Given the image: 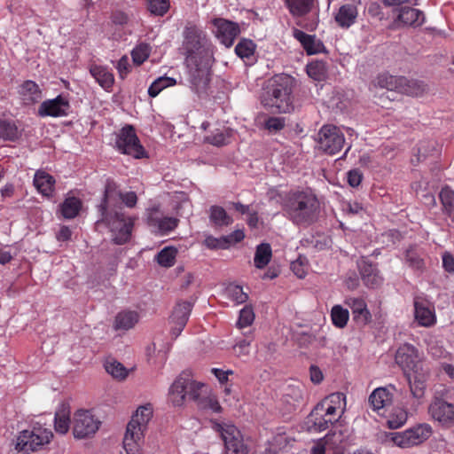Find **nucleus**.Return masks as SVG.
I'll return each mask as SVG.
<instances>
[{
    "instance_id": "4",
    "label": "nucleus",
    "mask_w": 454,
    "mask_h": 454,
    "mask_svg": "<svg viewBox=\"0 0 454 454\" xmlns=\"http://www.w3.org/2000/svg\"><path fill=\"white\" fill-rule=\"evenodd\" d=\"M284 210L296 225L309 226L318 217L319 201L311 192H294L286 200Z\"/></svg>"
},
{
    "instance_id": "40",
    "label": "nucleus",
    "mask_w": 454,
    "mask_h": 454,
    "mask_svg": "<svg viewBox=\"0 0 454 454\" xmlns=\"http://www.w3.org/2000/svg\"><path fill=\"white\" fill-rule=\"evenodd\" d=\"M271 247L269 244L262 243L256 247L254 262L258 269L264 268L271 259Z\"/></svg>"
},
{
    "instance_id": "53",
    "label": "nucleus",
    "mask_w": 454,
    "mask_h": 454,
    "mask_svg": "<svg viewBox=\"0 0 454 454\" xmlns=\"http://www.w3.org/2000/svg\"><path fill=\"white\" fill-rule=\"evenodd\" d=\"M151 48L146 43H141L137 45L132 51V59L137 65L144 63L150 55Z\"/></svg>"
},
{
    "instance_id": "20",
    "label": "nucleus",
    "mask_w": 454,
    "mask_h": 454,
    "mask_svg": "<svg viewBox=\"0 0 454 454\" xmlns=\"http://www.w3.org/2000/svg\"><path fill=\"white\" fill-rule=\"evenodd\" d=\"M351 4H342L334 15V20L341 28H348L354 25L358 16V5L362 0H350Z\"/></svg>"
},
{
    "instance_id": "3",
    "label": "nucleus",
    "mask_w": 454,
    "mask_h": 454,
    "mask_svg": "<svg viewBox=\"0 0 454 454\" xmlns=\"http://www.w3.org/2000/svg\"><path fill=\"white\" fill-rule=\"evenodd\" d=\"M399 366L403 368L413 397L418 399L422 397L426 381L429 376V369L425 365L422 356L413 345L404 343L399 346Z\"/></svg>"
},
{
    "instance_id": "27",
    "label": "nucleus",
    "mask_w": 454,
    "mask_h": 454,
    "mask_svg": "<svg viewBox=\"0 0 454 454\" xmlns=\"http://www.w3.org/2000/svg\"><path fill=\"white\" fill-rule=\"evenodd\" d=\"M139 321V314L134 310L120 311L114 318V328L117 331L132 329Z\"/></svg>"
},
{
    "instance_id": "50",
    "label": "nucleus",
    "mask_w": 454,
    "mask_h": 454,
    "mask_svg": "<svg viewBox=\"0 0 454 454\" xmlns=\"http://www.w3.org/2000/svg\"><path fill=\"white\" fill-rule=\"evenodd\" d=\"M307 74L314 80H322L326 74L325 65L322 61L311 62L307 66Z\"/></svg>"
},
{
    "instance_id": "37",
    "label": "nucleus",
    "mask_w": 454,
    "mask_h": 454,
    "mask_svg": "<svg viewBox=\"0 0 454 454\" xmlns=\"http://www.w3.org/2000/svg\"><path fill=\"white\" fill-rule=\"evenodd\" d=\"M104 366L106 372L117 380H124L129 375V370L114 358H107Z\"/></svg>"
},
{
    "instance_id": "8",
    "label": "nucleus",
    "mask_w": 454,
    "mask_h": 454,
    "mask_svg": "<svg viewBox=\"0 0 454 454\" xmlns=\"http://www.w3.org/2000/svg\"><path fill=\"white\" fill-rule=\"evenodd\" d=\"M52 437L53 434L50 429L35 426L32 430H23L20 433L15 449L28 454L48 444Z\"/></svg>"
},
{
    "instance_id": "49",
    "label": "nucleus",
    "mask_w": 454,
    "mask_h": 454,
    "mask_svg": "<svg viewBox=\"0 0 454 454\" xmlns=\"http://www.w3.org/2000/svg\"><path fill=\"white\" fill-rule=\"evenodd\" d=\"M227 296L237 304L244 303L247 301L248 295L243 291V288L237 285H230L226 288Z\"/></svg>"
},
{
    "instance_id": "29",
    "label": "nucleus",
    "mask_w": 454,
    "mask_h": 454,
    "mask_svg": "<svg viewBox=\"0 0 454 454\" xmlns=\"http://www.w3.org/2000/svg\"><path fill=\"white\" fill-rule=\"evenodd\" d=\"M294 35L295 39L301 43L304 50L309 55L319 53L324 47V45L317 40L314 35H308L301 30H294Z\"/></svg>"
},
{
    "instance_id": "30",
    "label": "nucleus",
    "mask_w": 454,
    "mask_h": 454,
    "mask_svg": "<svg viewBox=\"0 0 454 454\" xmlns=\"http://www.w3.org/2000/svg\"><path fill=\"white\" fill-rule=\"evenodd\" d=\"M426 91V85L415 79L399 77V93L419 97Z\"/></svg>"
},
{
    "instance_id": "57",
    "label": "nucleus",
    "mask_w": 454,
    "mask_h": 454,
    "mask_svg": "<svg viewBox=\"0 0 454 454\" xmlns=\"http://www.w3.org/2000/svg\"><path fill=\"white\" fill-rule=\"evenodd\" d=\"M416 151L417 153H414L413 157L411 158L412 164H418L422 160L426 159L429 153V145L427 143L422 142L419 144Z\"/></svg>"
},
{
    "instance_id": "41",
    "label": "nucleus",
    "mask_w": 454,
    "mask_h": 454,
    "mask_svg": "<svg viewBox=\"0 0 454 454\" xmlns=\"http://www.w3.org/2000/svg\"><path fill=\"white\" fill-rule=\"evenodd\" d=\"M210 221L217 226H227L232 223L231 217L226 211L218 206H212L210 207Z\"/></svg>"
},
{
    "instance_id": "36",
    "label": "nucleus",
    "mask_w": 454,
    "mask_h": 454,
    "mask_svg": "<svg viewBox=\"0 0 454 454\" xmlns=\"http://www.w3.org/2000/svg\"><path fill=\"white\" fill-rule=\"evenodd\" d=\"M285 2L293 16L301 17L312 10L315 0H285Z\"/></svg>"
},
{
    "instance_id": "26",
    "label": "nucleus",
    "mask_w": 454,
    "mask_h": 454,
    "mask_svg": "<svg viewBox=\"0 0 454 454\" xmlns=\"http://www.w3.org/2000/svg\"><path fill=\"white\" fill-rule=\"evenodd\" d=\"M333 419L325 416L322 410L316 406L307 419L308 428L314 432H322L328 428L330 424L334 423Z\"/></svg>"
},
{
    "instance_id": "11",
    "label": "nucleus",
    "mask_w": 454,
    "mask_h": 454,
    "mask_svg": "<svg viewBox=\"0 0 454 454\" xmlns=\"http://www.w3.org/2000/svg\"><path fill=\"white\" fill-rule=\"evenodd\" d=\"M115 146L117 150L135 159L147 157L146 152L140 144V141L132 126L123 127L116 136Z\"/></svg>"
},
{
    "instance_id": "61",
    "label": "nucleus",
    "mask_w": 454,
    "mask_h": 454,
    "mask_svg": "<svg viewBox=\"0 0 454 454\" xmlns=\"http://www.w3.org/2000/svg\"><path fill=\"white\" fill-rule=\"evenodd\" d=\"M266 128L270 131H278L285 126L284 119L279 117L269 118L266 121Z\"/></svg>"
},
{
    "instance_id": "23",
    "label": "nucleus",
    "mask_w": 454,
    "mask_h": 454,
    "mask_svg": "<svg viewBox=\"0 0 454 454\" xmlns=\"http://www.w3.org/2000/svg\"><path fill=\"white\" fill-rule=\"evenodd\" d=\"M423 12L409 5L399 7V26L418 27L425 22Z\"/></svg>"
},
{
    "instance_id": "22",
    "label": "nucleus",
    "mask_w": 454,
    "mask_h": 454,
    "mask_svg": "<svg viewBox=\"0 0 454 454\" xmlns=\"http://www.w3.org/2000/svg\"><path fill=\"white\" fill-rule=\"evenodd\" d=\"M197 403V407L204 411H210L213 413H219L222 411V407L217 400V397L211 392L207 391L206 386L197 392V396L193 397Z\"/></svg>"
},
{
    "instance_id": "39",
    "label": "nucleus",
    "mask_w": 454,
    "mask_h": 454,
    "mask_svg": "<svg viewBox=\"0 0 454 454\" xmlns=\"http://www.w3.org/2000/svg\"><path fill=\"white\" fill-rule=\"evenodd\" d=\"M439 198L445 215L451 217L454 214V191L449 186L442 188Z\"/></svg>"
},
{
    "instance_id": "7",
    "label": "nucleus",
    "mask_w": 454,
    "mask_h": 454,
    "mask_svg": "<svg viewBox=\"0 0 454 454\" xmlns=\"http://www.w3.org/2000/svg\"><path fill=\"white\" fill-rule=\"evenodd\" d=\"M448 392L449 390L445 387L435 390L428 406V413L431 418L446 428L454 426V404L444 399Z\"/></svg>"
},
{
    "instance_id": "58",
    "label": "nucleus",
    "mask_w": 454,
    "mask_h": 454,
    "mask_svg": "<svg viewBox=\"0 0 454 454\" xmlns=\"http://www.w3.org/2000/svg\"><path fill=\"white\" fill-rule=\"evenodd\" d=\"M305 260L301 257H299L296 261L293 262L291 264V269L293 272L300 278H302L307 274V266L305 264Z\"/></svg>"
},
{
    "instance_id": "17",
    "label": "nucleus",
    "mask_w": 454,
    "mask_h": 454,
    "mask_svg": "<svg viewBox=\"0 0 454 454\" xmlns=\"http://www.w3.org/2000/svg\"><path fill=\"white\" fill-rule=\"evenodd\" d=\"M212 24L217 39L226 47H231L239 34V25L223 18L214 19Z\"/></svg>"
},
{
    "instance_id": "35",
    "label": "nucleus",
    "mask_w": 454,
    "mask_h": 454,
    "mask_svg": "<svg viewBox=\"0 0 454 454\" xmlns=\"http://www.w3.org/2000/svg\"><path fill=\"white\" fill-rule=\"evenodd\" d=\"M361 276L365 286L371 288L378 287L382 283V278L377 268L372 264L361 266Z\"/></svg>"
},
{
    "instance_id": "51",
    "label": "nucleus",
    "mask_w": 454,
    "mask_h": 454,
    "mask_svg": "<svg viewBox=\"0 0 454 454\" xmlns=\"http://www.w3.org/2000/svg\"><path fill=\"white\" fill-rule=\"evenodd\" d=\"M148 10L154 15L163 16L169 9L168 0H147Z\"/></svg>"
},
{
    "instance_id": "15",
    "label": "nucleus",
    "mask_w": 454,
    "mask_h": 454,
    "mask_svg": "<svg viewBox=\"0 0 454 454\" xmlns=\"http://www.w3.org/2000/svg\"><path fill=\"white\" fill-rule=\"evenodd\" d=\"M147 224L153 232L167 234L172 231L178 224V219L166 216L159 207H153L147 212Z\"/></svg>"
},
{
    "instance_id": "46",
    "label": "nucleus",
    "mask_w": 454,
    "mask_h": 454,
    "mask_svg": "<svg viewBox=\"0 0 454 454\" xmlns=\"http://www.w3.org/2000/svg\"><path fill=\"white\" fill-rule=\"evenodd\" d=\"M255 44L248 39H242L235 47L236 54L243 59H249L254 56Z\"/></svg>"
},
{
    "instance_id": "55",
    "label": "nucleus",
    "mask_w": 454,
    "mask_h": 454,
    "mask_svg": "<svg viewBox=\"0 0 454 454\" xmlns=\"http://www.w3.org/2000/svg\"><path fill=\"white\" fill-rule=\"evenodd\" d=\"M254 320V313L251 307L246 306L239 312V317L237 322V326L239 329L247 327L253 324Z\"/></svg>"
},
{
    "instance_id": "14",
    "label": "nucleus",
    "mask_w": 454,
    "mask_h": 454,
    "mask_svg": "<svg viewBox=\"0 0 454 454\" xmlns=\"http://www.w3.org/2000/svg\"><path fill=\"white\" fill-rule=\"evenodd\" d=\"M433 434L432 427L427 423L419 424L403 433H399V447L410 448L427 441Z\"/></svg>"
},
{
    "instance_id": "31",
    "label": "nucleus",
    "mask_w": 454,
    "mask_h": 454,
    "mask_svg": "<svg viewBox=\"0 0 454 454\" xmlns=\"http://www.w3.org/2000/svg\"><path fill=\"white\" fill-rule=\"evenodd\" d=\"M293 442L294 439L288 436L286 432H278L268 442L265 452L268 454H278L280 451L286 450Z\"/></svg>"
},
{
    "instance_id": "19",
    "label": "nucleus",
    "mask_w": 454,
    "mask_h": 454,
    "mask_svg": "<svg viewBox=\"0 0 454 454\" xmlns=\"http://www.w3.org/2000/svg\"><path fill=\"white\" fill-rule=\"evenodd\" d=\"M192 304L190 301H179L175 306L170 317L171 329L170 333L173 338L180 335L189 319Z\"/></svg>"
},
{
    "instance_id": "43",
    "label": "nucleus",
    "mask_w": 454,
    "mask_h": 454,
    "mask_svg": "<svg viewBox=\"0 0 454 454\" xmlns=\"http://www.w3.org/2000/svg\"><path fill=\"white\" fill-rule=\"evenodd\" d=\"M331 318L336 327L344 328L348 324L349 312L340 305H334L331 310Z\"/></svg>"
},
{
    "instance_id": "52",
    "label": "nucleus",
    "mask_w": 454,
    "mask_h": 454,
    "mask_svg": "<svg viewBox=\"0 0 454 454\" xmlns=\"http://www.w3.org/2000/svg\"><path fill=\"white\" fill-rule=\"evenodd\" d=\"M405 260L409 266L415 270H420L424 266V262L420 257V254L414 247H411L406 251Z\"/></svg>"
},
{
    "instance_id": "59",
    "label": "nucleus",
    "mask_w": 454,
    "mask_h": 454,
    "mask_svg": "<svg viewBox=\"0 0 454 454\" xmlns=\"http://www.w3.org/2000/svg\"><path fill=\"white\" fill-rule=\"evenodd\" d=\"M363 180V173L358 168H354L347 173V181L351 187H357Z\"/></svg>"
},
{
    "instance_id": "25",
    "label": "nucleus",
    "mask_w": 454,
    "mask_h": 454,
    "mask_svg": "<svg viewBox=\"0 0 454 454\" xmlns=\"http://www.w3.org/2000/svg\"><path fill=\"white\" fill-rule=\"evenodd\" d=\"M90 73L101 88L106 91L111 90L114 76L106 67L93 64L90 67Z\"/></svg>"
},
{
    "instance_id": "32",
    "label": "nucleus",
    "mask_w": 454,
    "mask_h": 454,
    "mask_svg": "<svg viewBox=\"0 0 454 454\" xmlns=\"http://www.w3.org/2000/svg\"><path fill=\"white\" fill-rule=\"evenodd\" d=\"M393 394L387 387H378L369 396V403L374 411L385 408L391 403Z\"/></svg>"
},
{
    "instance_id": "44",
    "label": "nucleus",
    "mask_w": 454,
    "mask_h": 454,
    "mask_svg": "<svg viewBox=\"0 0 454 454\" xmlns=\"http://www.w3.org/2000/svg\"><path fill=\"white\" fill-rule=\"evenodd\" d=\"M176 84V80L168 76H161L157 78L149 87L148 94L152 98H155L160 92L170 86Z\"/></svg>"
},
{
    "instance_id": "16",
    "label": "nucleus",
    "mask_w": 454,
    "mask_h": 454,
    "mask_svg": "<svg viewBox=\"0 0 454 454\" xmlns=\"http://www.w3.org/2000/svg\"><path fill=\"white\" fill-rule=\"evenodd\" d=\"M318 410H322L329 420L338 421L346 409V397L342 393L337 392L329 395L317 404Z\"/></svg>"
},
{
    "instance_id": "42",
    "label": "nucleus",
    "mask_w": 454,
    "mask_h": 454,
    "mask_svg": "<svg viewBox=\"0 0 454 454\" xmlns=\"http://www.w3.org/2000/svg\"><path fill=\"white\" fill-rule=\"evenodd\" d=\"M176 254L177 249L176 247H167L158 253L156 259L160 266L169 268L175 264Z\"/></svg>"
},
{
    "instance_id": "24",
    "label": "nucleus",
    "mask_w": 454,
    "mask_h": 454,
    "mask_svg": "<svg viewBox=\"0 0 454 454\" xmlns=\"http://www.w3.org/2000/svg\"><path fill=\"white\" fill-rule=\"evenodd\" d=\"M415 319L419 325L430 327L436 322L434 312L427 305V301L419 297L414 299Z\"/></svg>"
},
{
    "instance_id": "5",
    "label": "nucleus",
    "mask_w": 454,
    "mask_h": 454,
    "mask_svg": "<svg viewBox=\"0 0 454 454\" xmlns=\"http://www.w3.org/2000/svg\"><path fill=\"white\" fill-rule=\"evenodd\" d=\"M292 91V78L287 75H277L270 82L262 103L274 113H289L294 108Z\"/></svg>"
},
{
    "instance_id": "38",
    "label": "nucleus",
    "mask_w": 454,
    "mask_h": 454,
    "mask_svg": "<svg viewBox=\"0 0 454 454\" xmlns=\"http://www.w3.org/2000/svg\"><path fill=\"white\" fill-rule=\"evenodd\" d=\"M82 207V201L75 197H68L61 204V214L67 219L74 218Z\"/></svg>"
},
{
    "instance_id": "21",
    "label": "nucleus",
    "mask_w": 454,
    "mask_h": 454,
    "mask_svg": "<svg viewBox=\"0 0 454 454\" xmlns=\"http://www.w3.org/2000/svg\"><path fill=\"white\" fill-rule=\"evenodd\" d=\"M346 304L350 308L353 320L356 325L364 326L372 321V314L364 300L361 298H348Z\"/></svg>"
},
{
    "instance_id": "13",
    "label": "nucleus",
    "mask_w": 454,
    "mask_h": 454,
    "mask_svg": "<svg viewBox=\"0 0 454 454\" xmlns=\"http://www.w3.org/2000/svg\"><path fill=\"white\" fill-rule=\"evenodd\" d=\"M101 422L88 410H78L73 416V434L74 438L90 437L98 430Z\"/></svg>"
},
{
    "instance_id": "10",
    "label": "nucleus",
    "mask_w": 454,
    "mask_h": 454,
    "mask_svg": "<svg viewBox=\"0 0 454 454\" xmlns=\"http://www.w3.org/2000/svg\"><path fill=\"white\" fill-rule=\"evenodd\" d=\"M212 428L220 434L225 454H247L240 431L231 423L212 421Z\"/></svg>"
},
{
    "instance_id": "48",
    "label": "nucleus",
    "mask_w": 454,
    "mask_h": 454,
    "mask_svg": "<svg viewBox=\"0 0 454 454\" xmlns=\"http://www.w3.org/2000/svg\"><path fill=\"white\" fill-rule=\"evenodd\" d=\"M342 441L343 435L340 431L333 432L332 434H328L322 440L325 445L330 450H335L337 452L342 449Z\"/></svg>"
},
{
    "instance_id": "60",
    "label": "nucleus",
    "mask_w": 454,
    "mask_h": 454,
    "mask_svg": "<svg viewBox=\"0 0 454 454\" xmlns=\"http://www.w3.org/2000/svg\"><path fill=\"white\" fill-rule=\"evenodd\" d=\"M250 340H242L239 341L234 347L233 350L234 353L238 356H247L249 354L250 351Z\"/></svg>"
},
{
    "instance_id": "56",
    "label": "nucleus",
    "mask_w": 454,
    "mask_h": 454,
    "mask_svg": "<svg viewBox=\"0 0 454 454\" xmlns=\"http://www.w3.org/2000/svg\"><path fill=\"white\" fill-rule=\"evenodd\" d=\"M204 244L207 247L210 249H226L227 247V242L224 236H222L220 238H215L213 236H207L205 240Z\"/></svg>"
},
{
    "instance_id": "62",
    "label": "nucleus",
    "mask_w": 454,
    "mask_h": 454,
    "mask_svg": "<svg viewBox=\"0 0 454 454\" xmlns=\"http://www.w3.org/2000/svg\"><path fill=\"white\" fill-rule=\"evenodd\" d=\"M442 267L449 273H454V257L450 252L442 254Z\"/></svg>"
},
{
    "instance_id": "28",
    "label": "nucleus",
    "mask_w": 454,
    "mask_h": 454,
    "mask_svg": "<svg viewBox=\"0 0 454 454\" xmlns=\"http://www.w3.org/2000/svg\"><path fill=\"white\" fill-rule=\"evenodd\" d=\"M34 185L42 195L49 197L52 194L55 179L43 170H37L34 176Z\"/></svg>"
},
{
    "instance_id": "9",
    "label": "nucleus",
    "mask_w": 454,
    "mask_h": 454,
    "mask_svg": "<svg viewBox=\"0 0 454 454\" xmlns=\"http://www.w3.org/2000/svg\"><path fill=\"white\" fill-rule=\"evenodd\" d=\"M204 387V384L195 381L188 373H181L169 387L168 400L174 406H182L185 397L197 396V392Z\"/></svg>"
},
{
    "instance_id": "47",
    "label": "nucleus",
    "mask_w": 454,
    "mask_h": 454,
    "mask_svg": "<svg viewBox=\"0 0 454 454\" xmlns=\"http://www.w3.org/2000/svg\"><path fill=\"white\" fill-rule=\"evenodd\" d=\"M17 126L8 121H0V138L4 140H14L18 137Z\"/></svg>"
},
{
    "instance_id": "6",
    "label": "nucleus",
    "mask_w": 454,
    "mask_h": 454,
    "mask_svg": "<svg viewBox=\"0 0 454 454\" xmlns=\"http://www.w3.org/2000/svg\"><path fill=\"white\" fill-rule=\"evenodd\" d=\"M153 417V407L150 403L139 406L128 423L123 438L124 451L136 454L140 451L145 433Z\"/></svg>"
},
{
    "instance_id": "2",
    "label": "nucleus",
    "mask_w": 454,
    "mask_h": 454,
    "mask_svg": "<svg viewBox=\"0 0 454 454\" xmlns=\"http://www.w3.org/2000/svg\"><path fill=\"white\" fill-rule=\"evenodd\" d=\"M184 50L192 89L198 94L206 92L214 61V47L202 29L186 27L184 31Z\"/></svg>"
},
{
    "instance_id": "45",
    "label": "nucleus",
    "mask_w": 454,
    "mask_h": 454,
    "mask_svg": "<svg viewBox=\"0 0 454 454\" xmlns=\"http://www.w3.org/2000/svg\"><path fill=\"white\" fill-rule=\"evenodd\" d=\"M230 135L231 133L229 129L223 127L213 130L210 135H207L205 137V139L211 145L220 146L227 143Z\"/></svg>"
},
{
    "instance_id": "18",
    "label": "nucleus",
    "mask_w": 454,
    "mask_h": 454,
    "mask_svg": "<svg viewBox=\"0 0 454 454\" xmlns=\"http://www.w3.org/2000/svg\"><path fill=\"white\" fill-rule=\"evenodd\" d=\"M70 104L68 99L59 95L53 99L44 100L38 108V114L41 117H62L68 114Z\"/></svg>"
},
{
    "instance_id": "63",
    "label": "nucleus",
    "mask_w": 454,
    "mask_h": 454,
    "mask_svg": "<svg viewBox=\"0 0 454 454\" xmlns=\"http://www.w3.org/2000/svg\"><path fill=\"white\" fill-rule=\"evenodd\" d=\"M224 237L227 242V247H229L230 246L241 241L245 238V234L243 231L236 230L235 231Z\"/></svg>"
},
{
    "instance_id": "64",
    "label": "nucleus",
    "mask_w": 454,
    "mask_h": 454,
    "mask_svg": "<svg viewBox=\"0 0 454 454\" xmlns=\"http://www.w3.org/2000/svg\"><path fill=\"white\" fill-rule=\"evenodd\" d=\"M116 68L121 77H124L129 73V63L127 56L121 57L117 62Z\"/></svg>"
},
{
    "instance_id": "1",
    "label": "nucleus",
    "mask_w": 454,
    "mask_h": 454,
    "mask_svg": "<svg viewBox=\"0 0 454 454\" xmlns=\"http://www.w3.org/2000/svg\"><path fill=\"white\" fill-rule=\"evenodd\" d=\"M137 201V194L134 192L121 193L118 191L117 185L113 181H107L105 187V193L102 202L98 209L100 218L96 224H105L112 233V239L117 245L127 243L130 238L136 221V217L126 215L121 202L127 207H133Z\"/></svg>"
},
{
    "instance_id": "34",
    "label": "nucleus",
    "mask_w": 454,
    "mask_h": 454,
    "mask_svg": "<svg viewBox=\"0 0 454 454\" xmlns=\"http://www.w3.org/2000/svg\"><path fill=\"white\" fill-rule=\"evenodd\" d=\"M20 93L25 104L29 105L39 101L42 91L39 86L33 81H26L20 87Z\"/></svg>"
},
{
    "instance_id": "54",
    "label": "nucleus",
    "mask_w": 454,
    "mask_h": 454,
    "mask_svg": "<svg viewBox=\"0 0 454 454\" xmlns=\"http://www.w3.org/2000/svg\"><path fill=\"white\" fill-rule=\"evenodd\" d=\"M375 83L380 88L394 90L397 87V79L394 75L383 73L377 77Z\"/></svg>"
},
{
    "instance_id": "33",
    "label": "nucleus",
    "mask_w": 454,
    "mask_h": 454,
    "mask_svg": "<svg viewBox=\"0 0 454 454\" xmlns=\"http://www.w3.org/2000/svg\"><path fill=\"white\" fill-rule=\"evenodd\" d=\"M70 409L66 404H61L55 413L54 428L60 434H65L70 428Z\"/></svg>"
},
{
    "instance_id": "12",
    "label": "nucleus",
    "mask_w": 454,
    "mask_h": 454,
    "mask_svg": "<svg viewBox=\"0 0 454 454\" xmlns=\"http://www.w3.org/2000/svg\"><path fill=\"white\" fill-rule=\"evenodd\" d=\"M344 143V134L334 125H324L317 133L318 148L327 154L338 153L342 149Z\"/></svg>"
}]
</instances>
